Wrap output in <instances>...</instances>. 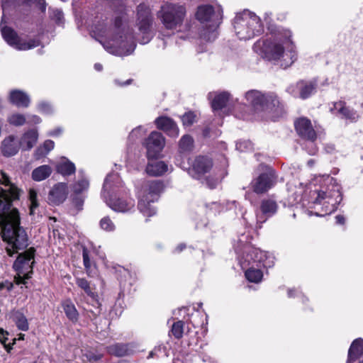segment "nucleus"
<instances>
[{
	"label": "nucleus",
	"mask_w": 363,
	"mask_h": 363,
	"mask_svg": "<svg viewBox=\"0 0 363 363\" xmlns=\"http://www.w3.org/2000/svg\"><path fill=\"white\" fill-rule=\"evenodd\" d=\"M89 186V181L87 179H83L77 182L72 186V190L74 194H80L84 191L88 189Z\"/></svg>",
	"instance_id": "obj_36"
},
{
	"label": "nucleus",
	"mask_w": 363,
	"mask_h": 363,
	"mask_svg": "<svg viewBox=\"0 0 363 363\" xmlns=\"http://www.w3.org/2000/svg\"><path fill=\"white\" fill-rule=\"evenodd\" d=\"M76 168L74 163L66 161L57 165V172L64 176L71 175L75 172Z\"/></svg>",
	"instance_id": "obj_30"
},
{
	"label": "nucleus",
	"mask_w": 363,
	"mask_h": 363,
	"mask_svg": "<svg viewBox=\"0 0 363 363\" xmlns=\"http://www.w3.org/2000/svg\"><path fill=\"white\" fill-rule=\"evenodd\" d=\"M29 199L30 201V214H34V209L38 206V203L37 201V193L34 189H30Z\"/></svg>",
	"instance_id": "obj_42"
},
{
	"label": "nucleus",
	"mask_w": 363,
	"mask_h": 363,
	"mask_svg": "<svg viewBox=\"0 0 363 363\" xmlns=\"http://www.w3.org/2000/svg\"><path fill=\"white\" fill-rule=\"evenodd\" d=\"M26 121L25 116L20 113L12 114L8 118V122L15 126L23 125Z\"/></svg>",
	"instance_id": "obj_37"
},
{
	"label": "nucleus",
	"mask_w": 363,
	"mask_h": 363,
	"mask_svg": "<svg viewBox=\"0 0 363 363\" xmlns=\"http://www.w3.org/2000/svg\"><path fill=\"white\" fill-rule=\"evenodd\" d=\"M297 88L299 89V97L302 99L308 98L315 90L317 82L315 81L306 82L299 81L296 84Z\"/></svg>",
	"instance_id": "obj_21"
},
{
	"label": "nucleus",
	"mask_w": 363,
	"mask_h": 363,
	"mask_svg": "<svg viewBox=\"0 0 363 363\" xmlns=\"http://www.w3.org/2000/svg\"><path fill=\"white\" fill-rule=\"evenodd\" d=\"M101 357L100 356H96V355H94V354H91L90 357H89V360L91 361V360H97L99 359H100Z\"/></svg>",
	"instance_id": "obj_62"
},
{
	"label": "nucleus",
	"mask_w": 363,
	"mask_h": 363,
	"mask_svg": "<svg viewBox=\"0 0 363 363\" xmlns=\"http://www.w3.org/2000/svg\"><path fill=\"white\" fill-rule=\"evenodd\" d=\"M13 320L19 330L23 331H26L28 330V323L27 318L21 312H16L13 314Z\"/></svg>",
	"instance_id": "obj_31"
},
{
	"label": "nucleus",
	"mask_w": 363,
	"mask_h": 363,
	"mask_svg": "<svg viewBox=\"0 0 363 363\" xmlns=\"http://www.w3.org/2000/svg\"><path fill=\"white\" fill-rule=\"evenodd\" d=\"M196 18L202 24H206L201 32V38L206 41H213L217 38L216 30L219 24L213 7L208 4L199 6Z\"/></svg>",
	"instance_id": "obj_8"
},
{
	"label": "nucleus",
	"mask_w": 363,
	"mask_h": 363,
	"mask_svg": "<svg viewBox=\"0 0 363 363\" xmlns=\"http://www.w3.org/2000/svg\"><path fill=\"white\" fill-rule=\"evenodd\" d=\"M333 196V195L332 194L331 192L328 193V192L324 191H319L317 193V197L315 198V199L314 201V203H321L323 200H325L326 199H330Z\"/></svg>",
	"instance_id": "obj_44"
},
{
	"label": "nucleus",
	"mask_w": 363,
	"mask_h": 363,
	"mask_svg": "<svg viewBox=\"0 0 363 363\" xmlns=\"http://www.w3.org/2000/svg\"><path fill=\"white\" fill-rule=\"evenodd\" d=\"M83 262L85 268L89 269L91 267V261L89 256V252L86 248L84 247L82 251Z\"/></svg>",
	"instance_id": "obj_46"
},
{
	"label": "nucleus",
	"mask_w": 363,
	"mask_h": 363,
	"mask_svg": "<svg viewBox=\"0 0 363 363\" xmlns=\"http://www.w3.org/2000/svg\"><path fill=\"white\" fill-rule=\"evenodd\" d=\"M38 138L35 130H30L25 133L20 140V145L23 150H30L37 143Z\"/></svg>",
	"instance_id": "obj_22"
},
{
	"label": "nucleus",
	"mask_w": 363,
	"mask_h": 363,
	"mask_svg": "<svg viewBox=\"0 0 363 363\" xmlns=\"http://www.w3.org/2000/svg\"><path fill=\"white\" fill-rule=\"evenodd\" d=\"M194 140L188 135H184L179 141V150L182 152H189L193 149Z\"/></svg>",
	"instance_id": "obj_32"
},
{
	"label": "nucleus",
	"mask_w": 363,
	"mask_h": 363,
	"mask_svg": "<svg viewBox=\"0 0 363 363\" xmlns=\"http://www.w3.org/2000/svg\"><path fill=\"white\" fill-rule=\"evenodd\" d=\"M52 18L55 21V22L58 24L61 23L63 20V13L58 10L55 9L52 11Z\"/></svg>",
	"instance_id": "obj_47"
},
{
	"label": "nucleus",
	"mask_w": 363,
	"mask_h": 363,
	"mask_svg": "<svg viewBox=\"0 0 363 363\" xmlns=\"http://www.w3.org/2000/svg\"><path fill=\"white\" fill-rule=\"evenodd\" d=\"M62 308L67 318L72 322L76 323L79 319V313L70 299L62 303Z\"/></svg>",
	"instance_id": "obj_25"
},
{
	"label": "nucleus",
	"mask_w": 363,
	"mask_h": 363,
	"mask_svg": "<svg viewBox=\"0 0 363 363\" xmlns=\"http://www.w3.org/2000/svg\"><path fill=\"white\" fill-rule=\"evenodd\" d=\"M334 193H335V194H337V197L340 199H339V201H336V202H339V201H341V199H342V198H341V195H340V194L339 191H338V190H337V191H334Z\"/></svg>",
	"instance_id": "obj_64"
},
{
	"label": "nucleus",
	"mask_w": 363,
	"mask_h": 363,
	"mask_svg": "<svg viewBox=\"0 0 363 363\" xmlns=\"http://www.w3.org/2000/svg\"><path fill=\"white\" fill-rule=\"evenodd\" d=\"M1 34L8 44L20 50H30L38 47L40 45V41L38 40L30 39L26 41L20 38L16 33L9 27H2Z\"/></svg>",
	"instance_id": "obj_11"
},
{
	"label": "nucleus",
	"mask_w": 363,
	"mask_h": 363,
	"mask_svg": "<svg viewBox=\"0 0 363 363\" xmlns=\"http://www.w3.org/2000/svg\"><path fill=\"white\" fill-rule=\"evenodd\" d=\"M138 26L139 31L143 34L140 43L146 44L152 38L151 25L152 16L147 7L143 4H140L138 8Z\"/></svg>",
	"instance_id": "obj_10"
},
{
	"label": "nucleus",
	"mask_w": 363,
	"mask_h": 363,
	"mask_svg": "<svg viewBox=\"0 0 363 363\" xmlns=\"http://www.w3.org/2000/svg\"><path fill=\"white\" fill-rule=\"evenodd\" d=\"M182 121L184 125L190 126L196 121V115L194 112H187L182 116Z\"/></svg>",
	"instance_id": "obj_41"
},
{
	"label": "nucleus",
	"mask_w": 363,
	"mask_h": 363,
	"mask_svg": "<svg viewBox=\"0 0 363 363\" xmlns=\"http://www.w3.org/2000/svg\"><path fill=\"white\" fill-rule=\"evenodd\" d=\"M335 219H336V223L337 224H344L345 222V218L342 215H337L336 217H335Z\"/></svg>",
	"instance_id": "obj_56"
},
{
	"label": "nucleus",
	"mask_w": 363,
	"mask_h": 363,
	"mask_svg": "<svg viewBox=\"0 0 363 363\" xmlns=\"http://www.w3.org/2000/svg\"><path fill=\"white\" fill-rule=\"evenodd\" d=\"M62 132V130L60 128H57L52 132H50V135H58L59 134H60Z\"/></svg>",
	"instance_id": "obj_60"
},
{
	"label": "nucleus",
	"mask_w": 363,
	"mask_h": 363,
	"mask_svg": "<svg viewBox=\"0 0 363 363\" xmlns=\"http://www.w3.org/2000/svg\"><path fill=\"white\" fill-rule=\"evenodd\" d=\"M164 144L165 140L161 133L152 132L144 143L148 159L157 157L164 148Z\"/></svg>",
	"instance_id": "obj_14"
},
{
	"label": "nucleus",
	"mask_w": 363,
	"mask_h": 363,
	"mask_svg": "<svg viewBox=\"0 0 363 363\" xmlns=\"http://www.w3.org/2000/svg\"><path fill=\"white\" fill-rule=\"evenodd\" d=\"M278 205L272 199H264L261 201L260 210L267 218L273 216L277 211Z\"/></svg>",
	"instance_id": "obj_26"
},
{
	"label": "nucleus",
	"mask_w": 363,
	"mask_h": 363,
	"mask_svg": "<svg viewBox=\"0 0 363 363\" xmlns=\"http://www.w3.org/2000/svg\"><path fill=\"white\" fill-rule=\"evenodd\" d=\"M245 98L256 110L271 114L274 118L284 113L283 104L274 92L263 94L257 90H251L245 94Z\"/></svg>",
	"instance_id": "obj_4"
},
{
	"label": "nucleus",
	"mask_w": 363,
	"mask_h": 363,
	"mask_svg": "<svg viewBox=\"0 0 363 363\" xmlns=\"http://www.w3.org/2000/svg\"><path fill=\"white\" fill-rule=\"evenodd\" d=\"M0 182V235L7 242L6 252L9 257L18 253L28 245V238L25 229L20 225L18 211L12 207V202L18 199L19 189L9 180V176L1 172Z\"/></svg>",
	"instance_id": "obj_1"
},
{
	"label": "nucleus",
	"mask_w": 363,
	"mask_h": 363,
	"mask_svg": "<svg viewBox=\"0 0 363 363\" xmlns=\"http://www.w3.org/2000/svg\"><path fill=\"white\" fill-rule=\"evenodd\" d=\"M362 343V340L361 339H357L352 342L348 352L350 357H356L361 352Z\"/></svg>",
	"instance_id": "obj_38"
},
{
	"label": "nucleus",
	"mask_w": 363,
	"mask_h": 363,
	"mask_svg": "<svg viewBox=\"0 0 363 363\" xmlns=\"http://www.w3.org/2000/svg\"><path fill=\"white\" fill-rule=\"evenodd\" d=\"M262 272L260 269L250 268L245 272V277L250 282L257 283L262 280Z\"/></svg>",
	"instance_id": "obj_33"
},
{
	"label": "nucleus",
	"mask_w": 363,
	"mask_h": 363,
	"mask_svg": "<svg viewBox=\"0 0 363 363\" xmlns=\"http://www.w3.org/2000/svg\"><path fill=\"white\" fill-rule=\"evenodd\" d=\"M107 352L112 355L123 357L130 354L128 345L116 343L107 347Z\"/></svg>",
	"instance_id": "obj_28"
},
{
	"label": "nucleus",
	"mask_w": 363,
	"mask_h": 363,
	"mask_svg": "<svg viewBox=\"0 0 363 363\" xmlns=\"http://www.w3.org/2000/svg\"><path fill=\"white\" fill-rule=\"evenodd\" d=\"M48 154L45 152V150L43 148V145L39 146L35 151L34 157L36 160H39L42 157H44Z\"/></svg>",
	"instance_id": "obj_48"
},
{
	"label": "nucleus",
	"mask_w": 363,
	"mask_h": 363,
	"mask_svg": "<svg viewBox=\"0 0 363 363\" xmlns=\"http://www.w3.org/2000/svg\"><path fill=\"white\" fill-rule=\"evenodd\" d=\"M155 123L159 129H161L172 137L179 135V128L174 121L169 117L161 116L155 120Z\"/></svg>",
	"instance_id": "obj_18"
},
{
	"label": "nucleus",
	"mask_w": 363,
	"mask_h": 363,
	"mask_svg": "<svg viewBox=\"0 0 363 363\" xmlns=\"http://www.w3.org/2000/svg\"><path fill=\"white\" fill-rule=\"evenodd\" d=\"M315 164V160H309L307 162V164L308 166H309L310 167H313Z\"/></svg>",
	"instance_id": "obj_63"
},
{
	"label": "nucleus",
	"mask_w": 363,
	"mask_h": 363,
	"mask_svg": "<svg viewBox=\"0 0 363 363\" xmlns=\"http://www.w3.org/2000/svg\"><path fill=\"white\" fill-rule=\"evenodd\" d=\"M9 100L15 106L23 108H27L30 101L29 96L20 90L11 91L9 95Z\"/></svg>",
	"instance_id": "obj_19"
},
{
	"label": "nucleus",
	"mask_w": 363,
	"mask_h": 363,
	"mask_svg": "<svg viewBox=\"0 0 363 363\" xmlns=\"http://www.w3.org/2000/svg\"><path fill=\"white\" fill-rule=\"evenodd\" d=\"M277 179L275 172L269 169L252 182V188L257 194H264L275 185Z\"/></svg>",
	"instance_id": "obj_13"
},
{
	"label": "nucleus",
	"mask_w": 363,
	"mask_h": 363,
	"mask_svg": "<svg viewBox=\"0 0 363 363\" xmlns=\"http://www.w3.org/2000/svg\"><path fill=\"white\" fill-rule=\"evenodd\" d=\"M140 127H138L134 130H132V132L130 134V138H134L138 137V134L140 133Z\"/></svg>",
	"instance_id": "obj_55"
},
{
	"label": "nucleus",
	"mask_w": 363,
	"mask_h": 363,
	"mask_svg": "<svg viewBox=\"0 0 363 363\" xmlns=\"http://www.w3.org/2000/svg\"><path fill=\"white\" fill-rule=\"evenodd\" d=\"M132 82V79H128L126 80L124 83H120L118 79H116L115 80V83L119 86H123V85H128V84H130Z\"/></svg>",
	"instance_id": "obj_58"
},
{
	"label": "nucleus",
	"mask_w": 363,
	"mask_h": 363,
	"mask_svg": "<svg viewBox=\"0 0 363 363\" xmlns=\"http://www.w3.org/2000/svg\"><path fill=\"white\" fill-rule=\"evenodd\" d=\"M295 128L301 138L312 142L316 140V133L309 119L306 118H298L295 122Z\"/></svg>",
	"instance_id": "obj_16"
},
{
	"label": "nucleus",
	"mask_w": 363,
	"mask_h": 363,
	"mask_svg": "<svg viewBox=\"0 0 363 363\" xmlns=\"http://www.w3.org/2000/svg\"><path fill=\"white\" fill-rule=\"evenodd\" d=\"M84 199L79 194H75L72 199V208L71 209L73 214L77 213L83 208Z\"/></svg>",
	"instance_id": "obj_34"
},
{
	"label": "nucleus",
	"mask_w": 363,
	"mask_h": 363,
	"mask_svg": "<svg viewBox=\"0 0 363 363\" xmlns=\"http://www.w3.org/2000/svg\"><path fill=\"white\" fill-rule=\"evenodd\" d=\"M345 107V102L342 101H340L337 102H335L334 104V108L337 110L339 113L343 111V109Z\"/></svg>",
	"instance_id": "obj_51"
},
{
	"label": "nucleus",
	"mask_w": 363,
	"mask_h": 363,
	"mask_svg": "<svg viewBox=\"0 0 363 363\" xmlns=\"http://www.w3.org/2000/svg\"><path fill=\"white\" fill-rule=\"evenodd\" d=\"M340 113H341L345 118L350 119V120H356L358 118V116L352 109H350L348 107H345L342 111H341Z\"/></svg>",
	"instance_id": "obj_43"
},
{
	"label": "nucleus",
	"mask_w": 363,
	"mask_h": 363,
	"mask_svg": "<svg viewBox=\"0 0 363 363\" xmlns=\"http://www.w3.org/2000/svg\"><path fill=\"white\" fill-rule=\"evenodd\" d=\"M145 170L150 176L158 177L167 171V165L162 161H151L148 162Z\"/></svg>",
	"instance_id": "obj_24"
},
{
	"label": "nucleus",
	"mask_w": 363,
	"mask_h": 363,
	"mask_svg": "<svg viewBox=\"0 0 363 363\" xmlns=\"http://www.w3.org/2000/svg\"><path fill=\"white\" fill-rule=\"evenodd\" d=\"M124 6L121 4L120 13L115 17L113 30L107 45H103L108 52L118 55H127L132 53L135 45L133 33L125 23Z\"/></svg>",
	"instance_id": "obj_3"
},
{
	"label": "nucleus",
	"mask_w": 363,
	"mask_h": 363,
	"mask_svg": "<svg viewBox=\"0 0 363 363\" xmlns=\"http://www.w3.org/2000/svg\"><path fill=\"white\" fill-rule=\"evenodd\" d=\"M220 182V179L218 178H214L212 177H207L205 178L204 181L202 182L203 183H205L208 187L210 189H214L218 185V184Z\"/></svg>",
	"instance_id": "obj_45"
},
{
	"label": "nucleus",
	"mask_w": 363,
	"mask_h": 363,
	"mask_svg": "<svg viewBox=\"0 0 363 363\" xmlns=\"http://www.w3.org/2000/svg\"><path fill=\"white\" fill-rule=\"evenodd\" d=\"M41 121L40 117L38 116L33 115L29 118V122L33 123H39Z\"/></svg>",
	"instance_id": "obj_54"
},
{
	"label": "nucleus",
	"mask_w": 363,
	"mask_h": 363,
	"mask_svg": "<svg viewBox=\"0 0 363 363\" xmlns=\"http://www.w3.org/2000/svg\"><path fill=\"white\" fill-rule=\"evenodd\" d=\"M68 195V187L66 183L60 182L55 184L50 191L48 201L53 205H60L63 203Z\"/></svg>",
	"instance_id": "obj_17"
},
{
	"label": "nucleus",
	"mask_w": 363,
	"mask_h": 363,
	"mask_svg": "<svg viewBox=\"0 0 363 363\" xmlns=\"http://www.w3.org/2000/svg\"><path fill=\"white\" fill-rule=\"evenodd\" d=\"M52 173V169L48 165H42L35 168L32 172V178L35 181H42L48 178Z\"/></svg>",
	"instance_id": "obj_27"
},
{
	"label": "nucleus",
	"mask_w": 363,
	"mask_h": 363,
	"mask_svg": "<svg viewBox=\"0 0 363 363\" xmlns=\"http://www.w3.org/2000/svg\"><path fill=\"white\" fill-rule=\"evenodd\" d=\"M250 253L254 262L262 263L264 267L269 268L273 266V257H268L266 252L259 249H252Z\"/></svg>",
	"instance_id": "obj_20"
},
{
	"label": "nucleus",
	"mask_w": 363,
	"mask_h": 363,
	"mask_svg": "<svg viewBox=\"0 0 363 363\" xmlns=\"http://www.w3.org/2000/svg\"><path fill=\"white\" fill-rule=\"evenodd\" d=\"M42 145L43 148L45 150L46 153L48 154V152L54 148L55 143L51 140H47L44 142V143Z\"/></svg>",
	"instance_id": "obj_49"
},
{
	"label": "nucleus",
	"mask_w": 363,
	"mask_h": 363,
	"mask_svg": "<svg viewBox=\"0 0 363 363\" xmlns=\"http://www.w3.org/2000/svg\"><path fill=\"white\" fill-rule=\"evenodd\" d=\"M186 8L179 4L166 3L161 6L158 12V18L166 29L176 30L179 28L186 17Z\"/></svg>",
	"instance_id": "obj_7"
},
{
	"label": "nucleus",
	"mask_w": 363,
	"mask_h": 363,
	"mask_svg": "<svg viewBox=\"0 0 363 363\" xmlns=\"http://www.w3.org/2000/svg\"><path fill=\"white\" fill-rule=\"evenodd\" d=\"M290 33L285 32L283 35L278 34L274 39L263 40L255 45V49L260 47L262 56L268 60H277L283 58L281 66L286 68L296 60L294 46L290 39Z\"/></svg>",
	"instance_id": "obj_2"
},
{
	"label": "nucleus",
	"mask_w": 363,
	"mask_h": 363,
	"mask_svg": "<svg viewBox=\"0 0 363 363\" xmlns=\"http://www.w3.org/2000/svg\"><path fill=\"white\" fill-rule=\"evenodd\" d=\"M184 322L177 321L172 327V333L175 338L180 339L183 335Z\"/></svg>",
	"instance_id": "obj_39"
},
{
	"label": "nucleus",
	"mask_w": 363,
	"mask_h": 363,
	"mask_svg": "<svg viewBox=\"0 0 363 363\" xmlns=\"http://www.w3.org/2000/svg\"><path fill=\"white\" fill-rule=\"evenodd\" d=\"M233 27L236 35L241 40H249L260 35L264 30L260 18L249 11L236 15Z\"/></svg>",
	"instance_id": "obj_5"
},
{
	"label": "nucleus",
	"mask_w": 363,
	"mask_h": 363,
	"mask_svg": "<svg viewBox=\"0 0 363 363\" xmlns=\"http://www.w3.org/2000/svg\"><path fill=\"white\" fill-rule=\"evenodd\" d=\"M186 248V245L181 243L176 247V251L178 252H182L184 249Z\"/></svg>",
	"instance_id": "obj_59"
},
{
	"label": "nucleus",
	"mask_w": 363,
	"mask_h": 363,
	"mask_svg": "<svg viewBox=\"0 0 363 363\" xmlns=\"http://www.w3.org/2000/svg\"><path fill=\"white\" fill-rule=\"evenodd\" d=\"M94 68H95V69H96V70H97V71H99H99H101V70H102L103 67H102V65H101V64H99V63H96V64L94 65Z\"/></svg>",
	"instance_id": "obj_61"
},
{
	"label": "nucleus",
	"mask_w": 363,
	"mask_h": 363,
	"mask_svg": "<svg viewBox=\"0 0 363 363\" xmlns=\"http://www.w3.org/2000/svg\"><path fill=\"white\" fill-rule=\"evenodd\" d=\"M35 252V250L33 247H30L28 250L19 254L13 264V268L16 272L19 274H26V279H29L30 277V273L33 272L32 264L34 262L30 261L33 259Z\"/></svg>",
	"instance_id": "obj_12"
},
{
	"label": "nucleus",
	"mask_w": 363,
	"mask_h": 363,
	"mask_svg": "<svg viewBox=\"0 0 363 363\" xmlns=\"http://www.w3.org/2000/svg\"><path fill=\"white\" fill-rule=\"evenodd\" d=\"M18 151V145L13 136L6 138L1 143V152L4 156L10 157L16 155Z\"/></svg>",
	"instance_id": "obj_23"
},
{
	"label": "nucleus",
	"mask_w": 363,
	"mask_h": 363,
	"mask_svg": "<svg viewBox=\"0 0 363 363\" xmlns=\"http://www.w3.org/2000/svg\"><path fill=\"white\" fill-rule=\"evenodd\" d=\"M230 94L225 91L218 94L212 101L211 106L213 110H220L224 108L229 100Z\"/></svg>",
	"instance_id": "obj_29"
},
{
	"label": "nucleus",
	"mask_w": 363,
	"mask_h": 363,
	"mask_svg": "<svg viewBox=\"0 0 363 363\" xmlns=\"http://www.w3.org/2000/svg\"><path fill=\"white\" fill-rule=\"evenodd\" d=\"M38 108L40 111L45 113H49L51 111L50 105L45 102L40 103L38 105Z\"/></svg>",
	"instance_id": "obj_50"
},
{
	"label": "nucleus",
	"mask_w": 363,
	"mask_h": 363,
	"mask_svg": "<svg viewBox=\"0 0 363 363\" xmlns=\"http://www.w3.org/2000/svg\"><path fill=\"white\" fill-rule=\"evenodd\" d=\"M212 167L211 159L206 156H198L194 159L189 173L192 177L201 179V177L208 172Z\"/></svg>",
	"instance_id": "obj_15"
},
{
	"label": "nucleus",
	"mask_w": 363,
	"mask_h": 363,
	"mask_svg": "<svg viewBox=\"0 0 363 363\" xmlns=\"http://www.w3.org/2000/svg\"><path fill=\"white\" fill-rule=\"evenodd\" d=\"M77 285L84 291V292L90 297L94 298L95 294L90 287L89 281L84 278H77L76 280Z\"/></svg>",
	"instance_id": "obj_35"
},
{
	"label": "nucleus",
	"mask_w": 363,
	"mask_h": 363,
	"mask_svg": "<svg viewBox=\"0 0 363 363\" xmlns=\"http://www.w3.org/2000/svg\"><path fill=\"white\" fill-rule=\"evenodd\" d=\"M162 189L163 184L159 181H152L148 184V194L138 202V208L145 216H151L155 213V209L150 203L157 199Z\"/></svg>",
	"instance_id": "obj_9"
},
{
	"label": "nucleus",
	"mask_w": 363,
	"mask_h": 363,
	"mask_svg": "<svg viewBox=\"0 0 363 363\" xmlns=\"http://www.w3.org/2000/svg\"><path fill=\"white\" fill-rule=\"evenodd\" d=\"M247 145H250L247 142H239L236 144V147L238 150H243L242 147H247Z\"/></svg>",
	"instance_id": "obj_57"
},
{
	"label": "nucleus",
	"mask_w": 363,
	"mask_h": 363,
	"mask_svg": "<svg viewBox=\"0 0 363 363\" xmlns=\"http://www.w3.org/2000/svg\"><path fill=\"white\" fill-rule=\"evenodd\" d=\"M8 338L6 337H1L0 336V342L4 345L5 348L6 349L7 351H9L12 347L11 345H7L6 344V341H7Z\"/></svg>",
	"instance_id": "obj_53"
},
{
	"label": "nucleus",
	"mask_w": 363,
	"mask_h": 363,
	"mask_svg": "<svg viewBox=\"0 0 363 363\" xmlns=\"http://www.w3.org/2000/svg\"><path fill=\"white\" fill-rule=\"evenodd\" d=\"M101 229L106 231H113L115 229V225L110 219L109 217L106 216L103 218L99 223Z\"/></svg>",
	"instance_id": "obj_40"
},
{
	"label": "nucleus",
	"mask_w": 363,
	"mask_h": 363,
	"mask_svg": "<svg viewBox=\"0 0 363 363\" xmlns=\"http://www.w3.org/2000/svg\"><path fill=\"white\" fill-rule=\"evenodd\" d=\"M25 274H19L17 272V275L15 277V281L17 284H25Z\"/></svg>",
	"instance_id": "obj_52"
},
{
	"label": "nucleus",
	"mask_w": 363,
	"mask_h": 363,
	"mask_svg": "<svg viewBox=\"0 0 363 363\" xmlns=\"http://www.w3.org/2000/svg\"><path fill=\"white\" fill-rule=\"evenodd\" d=\"M121 186L122 182L118 174H108L105 179L101 194L105 202L113 211L126 212L134 206V201L133 200L112 199L110 197V193L116 192V189Z\"/></svg>",
	"instance_id": "obj_6"
}]
</instances>
